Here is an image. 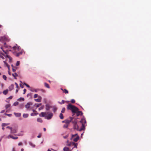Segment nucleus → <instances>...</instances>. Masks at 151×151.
<instances>
[{
	"label": "nucleus",
	"instance_id": "aec40b11",
	"mask_svg": "<svg viewBox=\"0 0 151 151\" xmlns=\"http://www.w3.org/2000/svg\"><path fill=\"white\" fill-rule=\"evenodd\" d=\"M37 121L38 122L42 123V120L41 118H38L37 119Z\"/></svg>",
	"mask_w": 151,
	"mask_h": 151
},
{
	"label": "nucleus",
	"instance_id": "412c9836",
	"mask_svg": "<svg viewBox=\"0 0 151 151\" xmlns=\"http://www.w3.org/2000/svg\"><path fill=\"white\" fill-rule=\"evenodd\" d=\"M28 114H24L23 115V116L24 118H26L28 117Z\"/></svg>",
	"mask_w": 151,
	"mask_h": 151
},
{
	"label": "nucleus",
	"instance_id": "5701e85b",
	"mask_svg": "<svg viewBox=\"0 0 151 151\" xmlns=\"http://www.w3.org/2000/svg\"><path fill=\"white\" fill-rule=\"evenodd\" d=\"M9 125V123H2V125H1V126L2 127H5L7 125Z\"/></svg>",
	"mask_w": 151,
	"mask_h": 151
},
{
	"label": "nucleus",
	"instance_id": "2eb2a0df",
	"mask_svg": "<svg viewBox=\"0 0 151 151\" xmlns=\"http://www.w3.org/2000/svg\"><path fill=\"white\" fill-rule=\"evenodd\" d=\"M14 88V85L13 84H11L9 87V89L10 91L12 90Z\"/></svg>",
	"mask_w": 151,
	"mask_h": 151
},
{
	"label": "nucleus",
	"instance_id": "ea45409f",
	"mask_svg": "<svg viewBox=\"0 0 151 151\" xmlns=\"http://www.w3.org/2000/svg\"><path fill=\"white\" fill-rule=\"evenodd\" d=\"M65 103V101L64 100H62V101L61 102H60L59 103L60 104H64Z\"/></svg>",
	"mask_w": 151,
	"mask_h": 151
},
{
	"label": "nucleus",
	"instance_id": "a878e982",
	"mask_svg": "<svg viewBox=\"0 0 151 151\" xmlns=\"http://www.w3.org/2000/svg\"><path fill=\"white\" fill-rule=\"evenodd\" d=\"M8 90H5L4 91H3V93L4 94L6 95L8 93Z\"/></svg>",
	"mask_w": 151,
	"mask_h": 151
},
{
	"label": "nucleus",
	"instance_id": "c85d7f7f",
	"mask_svg": "<svg viewBox=\"0 0 151 151\" xmlns=\"http://www.w3.org/2000/svg\"><path fill=\"white\" fill-rule=\"evenodd\" d=\"M12 70L13 71V72L15 71L16 70V68L15 67H14L13 65H12Z\"/></svg>",
	"mask_w": 151,
	"mask_h": 151
},
{
	"label": "nucleus",
	"instance_id": "39448f33",
	"mask_svg": "<svg viewBox=\"0 0 151 151\" xmlns=\"http://www.w3.org/2000/svg\"><path fill=\"white\" fill-rule=\"evenodd\" d=\"M10 40L9 37L6 36L0 37V41L1 42H9Z\"/></svg>",
	"mask_w": 151,
	"mask_h": 151
},
{
	"label": "nucleus",
	"instance_id": "8fccbe9b",
	"mask_svg": "<svg viewBox=\"0 0 151 151\" xmlns=\"http://www.w3.org/2000/svg\"><path fill=\"white\" fill-rule=\"evenodd\" d=\"M6 128H8V129H10V130H11V129H12V127H9V126H7V127H6Z\"/></svg>",
	"mask_w": 151,
	"mask_h": 151
},
{
	"label": "nucleus",
	"instance_id": "f3484780",
	"mask_svg": "<svg viewBox=\"0 0 151 151\" xmlns=\"http://www.w3.org/2000/svg\"><path fill=\"white\" fill-rule=\"evenodd\" d=\"M12 75L14 78L15 79H16V77L18 76V74L16 73H12Z\"/></svg>",
	"mask_w": 151,
	"mask_h": 151
},
{
	"label": "nucleus",
	"instance_id": "6e6d98bb",
	"mask_svg": "<svg viewBox=\"0 0 151 151\" xmlns=\"http://www.w3.org/2000/svg\"><path fill=\"white\" fill-rule=\"evenodd\" d=\"M26 86L28 88L30 87L27 84H26Z\"/></svg>",
	"mask_w": 151,
	"mask_h": 151
},
{
	"label": "nucleus",
	"instance_id": "bb28decb",
	"mask_svg": "<svg viewBox=\"0 0 151 151\" xmlns=\"http://www.w3.org/2000/svg\"><path fill=\"white\" fill-rule=\"evenodd\" d=\"M63 150L64 151H68L69 150V148L67 147H65L63 148Z\"/></svg>",
	"mask_w": 151,
	"mask_h": 151
},
{
	"label": "nucleus",
	"instance_id": "e2e57ef3",
	"mask_svg": "<svg viewBox=\"0 0 151 151\" xmlns=\"http://www.w3.org/2000/svg\"><path fill=\"white\" fill-rule=\"evenodd\" d=\"M18 89H16V93H17L18 92Z\"/></svg>",
	"mask_w": 151,
	"mask_h": 151
},
{
	"label": "nucleus",
	"instance_id": "7ed1b4c3",
	"mask_svg": "<svg viewBox=\"0 0 151 151\" xmlns=\"http://www.w3.org/2000/svg\"><path fill=\"white\" fill-rule=\"evenodd\" d=\"M53 114L52 113L42 112L39 114L40 116L45 117L48 119H51L53 116Z\"/></svg>",
	"mask_w": 151,
	"mask_h": 151
},
{
	"label": "nucleus",
	"instance_id": "a18cd8bd",
	"mask_svg": "<svg viewBox=\"0 0 151 151\" xmlns=\"http://www.w3.org/2000/svg\"><path fill=\"white\" fill-rule=\"evenodd\" d=\"M57 109L56 108H54L53 109V111L54 112H55L57 110Z\"/></svg>",
	"mask_w": 151,
	"mask_h": 151
},
{
	"label": "nucleus",
	"instance_id": "2f4dec72",
	"mask_svg": "<svg viewBox=\"0 0 151 151\" xmlns=\"http://www.w3.org/2000/svg\"><path fill=\"white\" fill-rule=\"evenodd\" d=\"M65 111V108L64 107L63 108H62L61 111V113H64Z\"/></svg>",
	"mask_w": 151,
	"mask_h": 151
},
{
	"label": "nucleus",
	"instance_id": "5fc2aeb1",
	"mask_svg": "<svg viewBox=\"0 0 151 151\" xmlns=\"http://www.w3.org/2000/svg\"><path fill=\"white\" fill-rule=\"evenodd\" d=\"M12 96H10L8 98V99H12Z\"/></svg>",
	"mask_w": 151,
	"mask_h": 151
},
{
	"label": "nucleus",
	"instance_id": "0eeeda50",
	"mask_svg": "<svg viewBox=\"0 0 151 151\" xmlns=\"http://www.w3.org/2000/svg\"><path fill=\"white\" fill-rule=\"evenodd\" d=\"M41 97L40 96H38V98L37 99H35V100L37 102H40L41 101Z\"/></svg>",
	"mask_w": 151,
	"mask_h": 151
},
{
	"label": "nucleus",
	"instance_id": "72a5a7b5",
	"mask_svg": "<svg viewBox=\"0 0 151 151\" xmlns=\"http://www.w3.org/2000/svg\"><path fill=\"white\" fill-rule=\"evenodd\" d=\"M24 98H22V97H21L19 99H18V100L19 101H24Z\"/></svg>",
	"mask_w": 151,
	"mask_h": 151
},
{
	"label": "nucleus",
	"instance_id": "9d476101",
	"mask_svg": "<svg viewBox=\"0 0 151 151\" xmlns=\"http://www.w3.org/2000/svg\"><path fill=\"white\" fill-rule=\"evenodd\" d=\"M75 113H76V115L77 116H78L79 115H82L83 114V113L81 111H79L78 110V111L77 112H76Z\"/></svg>",
	"mask_w": 151,
	"mask_h": 151
},
{
	"label": "nucleus",
	"instance_id": "3c124183",
	"mask_svg": "<svg viewBox=\"0 0 151 151\" xmlns=\"http://www.w3.org/2000/svg\"><path fill=\"white\" fill-rule=\"evenodd\" d=\"M44 107V106L43 107H41L39 109V110H41V109H42Z\"/></svg>",
	"mask_w": 151,
	"mask_h": 151
},
{
	"label": "nucleus",
	"instance_id": "338daca9",
	"mask_svg": "<svg viewBox=\"0 0 151 151\" xmlns=\"http://www.w3.org/2000/svg\"><path fill=\"white\" fill-rule=\"evenodd\" d=\"M8 73H9V74L10 75H11V73H10V72H8Z\"/></svg>",
	"mask_w": 151,
	"mask_h": 151
},
{
	"label": "nucleus",
	"instance_id": "a19ab883",
	"mask_svg": "<svg viewBox=\"0 0 151 151\" xmlns=\"http://www.w3.org/2000/svg\"><path fill=\"white\" fill-rule=\"evenodd\" d=\"M68 134L67 135H66L65 136H63V137L64 139H66V138H67L68 137Z\"/></svg>",
	"mask_w": 151,
	"mask_h": 151
},
{
	"label": "nucleus",
	"instance_id": "603ef678",
	"mask_svg": "<svg viewBox=\"0 0 151 151\" xmlns=\"http://www.w3.org/2000/svg\"><path fill=\"white\" fill-rule=\"evenodd\" d=\"M20 86L21 88H23V87L22 85L21 84H20Z\"/></svg>",
	"mask_w": 151,
	"mask_h": 151
},
{
	"label": "nucleus",
	"instance_id": "864d4df0",
	"mask_svg": "<svg viewBox=\"0 0 151 151\" xmlns=\"http://www.w3.org/2000/svg\"><path fill=\"white\" fill-rule=\"evenodd\" d=\"M5 111V110H2L1 111L0 113H3Z\"/></svg>",
	"mask_w": 151,
	"mask_h": 151
},
{
	"label": "nucleus",
	"instance_id": "473e14b6",
	"mask_svg": "<svg viewBox=\"0 0 151 151\" xmlns=\"http://www.w3.org/2000/svg\"><path fill=\"white\" fill-rule=\"evenodd\" d=\"M10 106V104H7L5 106V107L6 109H7L8 108H9Z\"/></svg>",
	"mask_w": 151,
	"mask_h": 151
},
{
	"label": "nucleus",
	"instance_id": "6e6552de",
	"mask_svg": "<svg viewBox=\"0 0 151 151\" xmlns=\"http://www.w3.org/2000/svg\"><path fill=\"white\" fill-rule=\"evenodd\" d=\"M32 104L31 102L28 103L25 106L26 108L28 109L29 108L31 105H32Z\"/></svg>",
	"mask_w": 151,
	"mask_h": 151
},
{
	"label": "nucleus",
	"instance_id": "4d7b16f0",
	"mask_svg": "<svg viewBox=\"0 0 151 151\" xmlns=\"http://www.w3.org/2000/svg\"><path fill=\"white\" fill-rule=\"evenodd\" d=\"M0 54H1V55H3L5 56V55L4 53H2L1 52H0Z\"/></svg>",
	"mask_w": 151,
	"mask_h": 151
},
{
	"label": "nucleus",
	"instance_id": "f8f14e48",
	"mask_svg": "<svg viewBox=\"0 0 151 151\" xmlns=\"http://www.w3.org/2000/svg\"><path fill=\"white\" fill-rule=\"evenodd\" d=\"M17 132V130L15 129H11V133L14 134L16 133Z\"/></svg>",
	"mask_w": 151,
	"mask_h": 151
},
{
	"label": "nucleus",
	"instance_id": "20e7f679",
	"mask_svg": "<svg viewBox=\"0 0 151 151\" xmlns=\"http://www.w3.org/2000/svg\"><path fill=\"white\" fill-rule=\"evenodd\" d=\"M67 109L70 110L73 113L77 112L78 109L76 106L72 105L71 104H69L67 106Z\"/></svg>",
	"mask_w": 151,
	"mask_h": 151
},
{
	"label": "nucleus",
	"instance_id": "37998d69",
	"mask_svg": "<svg viewBox=\"0 0 151 151\" xmlns=\"http://www.w3.org/2000/svg\"><path fill=\"white\" fill-rule=\"evenodd\" d=\"M26 91H27V90H26V89H24V90H23V91L24 92H23V94H25V93L26 92Z\"/></svg>",
	"mask_w": 151,
	"mask_h": 151
},
{
	"label": "nucleus",
	"instance_id": "052dcab7",
	"mask_svg": "<svg viewBox=\"0 0 151 151\" xmlns=\"http://www.w3.org/2000/svg\"><path fill=\"white\" fill-rule=\"evenodd\" d=\"M4 47H7L6 46V42H4Z\"/></svg>",
	"mask_w": 151,
	"mask_h": 151
},
{
	"label": "nucleus",
	"instance_id": "09e8293b",
	"mask_svg": "<svg viewBox=\"0 0 151 151\" xmlns=\"http://www.w3.org/2000/svg\"><path fill=\"white\" fill-rule=\"evenodd\" d=\"M69 120H65V121H62V122L63 123H64V122H65V123H66V121H69Z\"/></svg>",
	"mask_w": 151,
	"mask_h": 151
},
{
	"label": "nucleus",
	"instance_id": "e433bc0d",
	"mask_svg": "<svg viewBox=\"0 0 151 151\" xmlns=\"http://www.w3.org/2000/svg\"><path fill=\"white\" fill-rule=\"evenodd\" d=\"M3 78L5 80H6V77L5 75H3Z\"/></svg>",
	"mask_w": 151,
	"mask_h": 151
},
{
	"label": "nucleus",
	"instance_id": "ddd939ff",
	"mask_svg": "<svg viewBox=\"0 0 151 151\" xmlns=\"http://www.w3.org/2000/svg\"><path fill=\"white\" fill-rule=\"evenodd\" d=\"M1 49L2 50V51H3V52L5 54H8V50H5L4 49H3V47H1Z\"/></svg>",
	"mask_w": 151,
	"mask_h": 151
},
{
	"label": "nucleus",
	"instance_id": "58836bf2",
	"mask_svg": "<svg viewBox=\"0 0 151 151\" xmlns=\"http://www.w3.org/2000/svg\"><path fill=\"white\" fill-rule=\"evenodd\" d=\"M4 114L5 115H7L9 117L11 116L12 115V114H6L5 113Z\"/></svg>",
	"mask_w": 151,
	"mask_h": 151
},
{
	"label": "nucleus",
	"instance_id": "b1692460",
	"mask_svg": "<svg viewBox=\"0 0 151 151\" xmlns=\"http://www.w3.org/2000/svg\"><path fill=\"white\" fill-rule=\"evenodd\" d=\"M4 64L6 66L8 67L9 69V66L8 65V64H7V63H6L5 61H4Z\"/></svg>",
	"mask_w": 151,
	"mask_h": 151
},
{
	"label": "nucleus",
	"instance_id": "423d86ee",
	"mask_svg": "<svg viewBox=\"0 0 151 151\" xmlns=\"http://www.w3.org/2000/svg\"><path fill=\"white\" fill-rule=\"evenodd\" d=\"M70 120L66 121V122L65 123V124L63 126V127L64 128H67L68 127L70 123L71 122V120L73 119V118L72 117H70Z\"/></svg>",
	"mask_w": 151,
	"mask_h": 151
},
{
	"label": "nucleus",
	"instance_id": "9b49d317",
	"mask_svg": "<svg viewBox=\"0 0 151 151\" xmlns=\"http://www.w3.org/2000/svg\"><path fill=\"white\" fill-rule=\"evenodd\" d=\"M79 136L77 135L76 136V138H75L73 139V140L75 142H76L79 139Z\"/></svg>",
	"mask_w": 151,
	"mask_h": 151
},
{
	"label": "nucleus",
	"instance_id": "49530a36",
	"mask_svg": "<svg viewBox=\"0 0 151 151\" xmlns=\"http://www.w3.org/2000/svg\"><path fill=\"white\" fill-rule=\"evenodd\" d=\"M0 58H1L3 59H4V57L1 55V54H0Z\"/></svg>",
	"mask_w": 151,
	"mask_h": 151
},
{
	"label": "nucleus",
	"instance_id": "774afa93",
	"mask_svg": "<svg viewBox=\"0 0 151 151\" xmlns=\"http://www.w3.org/2000/svg\"><path fill=\"white\" fill-rule=\"evenodd\" d=\"M47 151H51V150L49 149H48Z\"/></svg>",
	"mask_w": 151,
	"mask_h": 151
},
{
	"label": "nucleus",
	"instance_id": "6ab92c4d",
	"mask_svg": "<svg viewBox=\"0 0 151 151\" xmlns=\"http://www.w3.org/2000/svg\"><path fill=\"white\" fill-rule=\"evenodd\" d=\"M59 117L61 119H63L64 118L63 115L62 113H61L59 115Z\"/></svg>",
	"mask_w": 151,
	"mask_h": 151
},
{
	"label": "nucleus",
	"instance_id": "cd10ccee",
	"mask_svg": "<svg viewBox=\"0 0 151 151\" xmlns=\"http://www.w3.org/2000/svg\"><path fill=\"white\" fill-rule=\"evenodd\" d=\"M29 144L30 146L32 147H34L35 146V145L33 144V143L31 142H29Z\"/></svg>",
	"mask_w": 151,
	"mask_h": 151
},
{
	"label": "nucleus",
	"instance_id": "4be33fe9",
	"mask_svg": "<svg viewBox=\"0 0 151 151\" xmlns=\"http://www.w3.org/2000/svg\"><path fill=\"white\" fill-rule=\"evenodd\" d=\"M45 86L47 88H50V87L49 86V85L48 84L46 83H44Z\"/></svg>",
	"mask_w": 151,
	"mask_h": 151
},
{
	"label": "nucleus",
	"instance_id": "1a4fd4ad",
	"mask_svg": "<svg viewBox=\"0 0 151 151\" xmlns=\"http://www.w3.org/2000/svg\"><path fill=\"white\" fill-rule=\"evenodd\" d=\"M8 137L9 138H11L14 139H17L18 138L17 137H14L12 135H9Z\"/></svg>",
	"mask_w": 151,
	"mask_h": 151
},
{
	"label": "nucleus",
	"instance_id": "a211bd4d",
	"mask_svg": "<svg viewBox=\"0 0 151 151\" xmlns=\"http://www.w3.org/2000/svg\"><path fill=\"white\" fill-rule=\"evenodd\" d=\"M30 90L32 92L35 91V92H37L39 91L40 90L39 89H30Z\"/></svg>",
	"mask_w": 151,
	"mask_h": 151
},
{
	"label": "nucleus",
	"instance_id": "79ce46f5",
	"mask_svg": "<svg viewBox=\"0 0 151 151\" xmlns=\"http://www.w3.org/2000/svg\"><path fill=\"white\" fill-rule=\"evenodd\" d=\"M75 100L73 99H72L71 100V103H75Z\"/></svg>",
	"mask_w": 151,
	"mask_h": 151
},
{
	"label": "nucleus",
	"instance_id": "f257e3e1",
	"mask_svg": "<svg viewBox=\"0 0 151 151\" xmlns=\"http://www.w3.org/2000/svg\"><path fill=\"white\" fill-rule=\"evenodd\" d=\"M86 125V122L84 119H82L79 122L77 123L76 121L74 122V129L79 131H81L85 129Z\"/></svg>",
	"mask_w": 151,
	"mask_h": 151
},
{
	"label": "nucleus",
	"instance_id": "13d9d810",
	"mask_svg": "<svg viewBox=\"0 0 151 151\" xmlns=\"http://www.w3.org/2000/svg\"><path fill=\"white\" fill-rule=\"evenodd\" d=\"M46 109L47 110H48L49 109V108L48 107H47V105H46Z\"/></svg>",
	"mask_w": 151,
	"mask_h": 151
},
{
	"label": "nucleus",
	"instance_id": "0e129e2a",
	"mask_svg": "<svg viewBox=\"0 0 151 151\" xmlns=\"http://www.w3.org/2000/svg\"><path fill=\"white\" fill-rule=\"evenodd\" d=\"M43 130L44 131H45L46 130V129H45V128H43Z\"/></svg>",
	"mask_w": 151,
	"mask_h": 151
},
{
	"label": "nucleus",
	"instance_id": "c9c22d12",
	"mask_svg": "<svg viewBox=\"0 0 151 151\" xmlns=\"http://www.w3.org/2000/svg\"><path fill=\"white\" fill-rule=\"evenodd\" d=\"M19 64H20V62H19V61H17V63H16V66H18L19 65Z\"/></svg>",
	"mask_w": 151,
	"mask_h": 151
},
{
	"label": "nucleus",
	"instance_id": "393cba45",
	"mask_svg": "<svg viewBox=\"0 0 151 151\" xmlns=\"http://www.w3.org/2000/svg\"><path fill=\"white\" fill-rule=\"evenodd\" d=\"M5 57L6 58H9L10 60H12V58L8 55H5Z\"/></svg>",
	"mask_w": 151,
	"mask_h": 151
},
{
	"label": "nucleus",
	"instance_id": "f03ea898",
	"mask_svg": "<svg viewBox=\"0 0 151 151\" xmlns=\"http://www.w3.org/2000/svg\"><path fill=\"white\" fill-rule=\"evenodd\" d=\"M10 48H12L14 51L15 52H13V53L17 57L22 55L24 51V50L20 47L17 44H16L15 46L12 47H10Z\"/></svg>",
	"mask_w": 151,
	"mask_h": 151
},
{
	"label": "nucleus",
	"instance_id": "f704fd0d",
	"mask_svg": "<svg viewBox=\"0 0 151 151\" xmlns=\"http://www.w3.org/2000/svg\"><path fill=\"white\" fill-rule=\"evenodd\" d=\"M19 103L17 102H15L14 104V105L16 106V105H17Z\"/></svg>",
	"mask_w": 151,
	"mask_h": 151
},
{
	"label": "nucleus",
	"instance_id": "dca6fc26",
	"mask_svg": "<svg viewBox=\"0 0 151 151\" xmlns=\"http://www.w3.org/2000/svg\"><path fill=\"white\" fill-rule=\"evenodd\" d=\"M14 114L15 116L17 117H19L21 116V114L19 113H14Z\"/></svg>",
	"mask_w": 151,
	"mask_h": 151
},
{
	"label": "nucleus",
	"instance_id": "de8ad7c7",
	"mask_svg": "<svg viewBox=\"0 0 151 151\" xmlns=\"http://www.w3.org/2000/svg\"><path fill=\"white\" fill-rule=\"evenodd\" d=\"M22 145V143L21 142H19L18 144V145H19V146Z\"/></svg>",
	"mask_w": 151,
	"mask_h": 151
},
{
	"label": "nucleus",
	"instance_id": "7c9ffc66",
	"mask_svg": "<svg viewBox=\"0 0 151 151\" xmlns=\"http://www.w3.org/2000/svg\"><path fill=\"white\" fill-rule=\"evenodd\" d=\"M78 135L77 134H73L72 135V138H74L75 137H76V136Z\"/></svg>",
	"mask_w": 151,
	"mask_h": 151
},
{
	"label": "nucleus",
	"instance_id": "4c0bfd02",
	"mask_svg": "<svg viewBox=\"0 0 151 151\" xmlns=\"http://www.w3.org/2000/svg\"><path fill=\"white\" fill-rule=\"evenodd\" d=\"M38 95L37 94H35L34 95V98H36L37 97H38Z\"/></svg>",
	"mask_w": 151,
	"mask_h": 151
},
{
	"label": "nucleus",
	"instance_id": "69168bd1",
	"mask_svg": "<svg viewBox=\"0 0 151 151\" xmlns=\"http://www.w3.org/2000/svg\"><path fill=\"white\" fill-rule=\"evenodd\" d=\"M24 151V149L23 148L21 149V151Z\"/></svg>",
	"mask_w": 151,
	"mask_h": 151
},
{
	"label": "nucleus",
	"instance_id": "680f3d73",
	"mask_svg": "<svg viewBox=\"0 0 151 151\" xmlns=\"http://www.w3.org/2000/svg\"><path fill=\"white\" fill-rule=\"evenodd\" d=\"M41 137V135H39L38 136H37V137L38 138H40Z\"/></svg>",
	"mask_w": 151,
	"mask_h": 151
},
{
	"label": "nucleus",
	"instance_id": "bf43d9fd",
	"mask_svg": "<svg viewBox=\"0 0 151 151\" xmlns=\"http://www.w3.org/2000/svg\"><path fill=\"white\" fill-rule=\"evenodd\" d=\"M41 105V104H37V107H39L40 105Z\"/></svg>",
	"mask_w": 151,
	"mask_h": 151
},
{
	"label": "nucleus",
	"instance_id": "4468645a",
	"mask_svg": "<svg viewBox=\"0 0 151 151\" xmlns=\"http://www.w3.org/2000/svg\"><path fill=\"white\" fill-rule=\"evenodd\" d=\"M61 89L63 91V92H64L65 94H67L68 93V91L66 89H63L61 88Z\"/></svg>",
	"mask_w": 151,
	"mask_h": 151
},
{
	"label": "nucleus",
	"instance_id": "c756f323",
	"mask_svg": "<svg viewBox=\"0 0 151 151\" xmlns=\"http://www.w3.org/2000/svg\"><path fill=\"white\" fill-rule=\"evenodd\" d=\"M73 145L74 146V147H76V148H77V144L76 143H75L73 142Z\"/></svg>",
	"mask_w": 151,
	"mask_h": 151
},
{
	"label": "nucleus",
	"instance_id": "c03bdc74",
	"mask_svg": "<svg viewBox=\"0 0 151 151\" xmlns=\"http://www.w3.org/2000/svg\"><path fill=\"white\" fill-rule=\"evenodd\" d=\"M15 84L16 85V87L17 88H18V87H19V86H18V84L17 83L15 82Z\"/></svg>",
	"mask_w": 151,
	"mask_h": 151
}]
</instances>
